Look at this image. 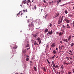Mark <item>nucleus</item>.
<instances>
[{
  "mask_svg": "<svg viewBox=\"0 0 74 74\" xmlns=\"http://www.w3.org/2000/svg\"><path fill=\"white\" fill-rule=\"evenodd\" d=\"M61 72L62 74H63V73H64V71H63V69L61 70Z\"/></svg>",
  "mask_w": 74,
  "mask_h": 74,
  "instance_id": "nucleus-19",
  "label": "nucleus"
},
{
  "mask_svg": "<svg viewBox=\"0 0 74 74\" xmlns=\"http://www.w3.org/2000/svg\"><path fill=\"white\" fill-rule=\"evenodd\" d=\"M48 32V29L47 28H46L45 30V33H47V32Z\"/></svg>",
  "mask_w": 74,
  "mask_h": 74,
  "instance_id": "nucleus-13",
  "label": "nucleus"
},
{
  "mask_svg": "<svg viewBox=\"0 0 74 74\" xmlns=\"http://www.w3.org/2000/svg\"><path fill=\"white\" fill-rule=\"evenodd\" d=\"M31 25H33V23H32V22L31 23Z\"/></svg>",
  "mask_w": 74,
  "mask_h": 74,
  "instance_id": "nucleus-44",
  "label": "nucleus"
},
{
  "mask_svg": "<svg viewBox=\"0 0 74 74\" xmlns=\"http://www.w3.org/2000/svg\"><path fill=\"white\" fill-rule=\"evenodd\" d=\"M52 63H53H53H54V62H53V61Z\"/></svg>",
  "mask_w": 74,
  "mask_h": 74,
  "instance_id": "nucleus-60",
  "label": "nucleus"
},
{
  "mask_svg": "<svg viewBox=\"0 0 74 74\" xmlns=\"http://www.w3.org/2000/svg\"><path fill=\"white\" fill-rule=\"evenodd\" d=\"M67 3H66V4H63V5H62V6H64V5H67Z\"/></svg>",
  "mask_w": 74,
  "mask_h": 74,
  "instance_id": "nucleus-43",
  "label": "nucleus"
},
{
  "mask_svg": "<svg viewBox=\"0 0 74 74\" xmlns=\"http://www.w3.org/2000/svg\"><path fill=\"white\" fill-rule=\"evenodd\" d=\"M53 53H54V54H55L56 53V51H55V50H54L53 51Z\"/></svg>",
  "mask_w": 74,
  "mask_h": 74,
  "instance_id": "nucleus-24",
  "label": "nucleus"
},
{
  "mask_svg": "<svg viewBox=\"0 0 74 74\" xmlns=\"http://www.w3.org/2000/svg\"><path fill=\"white\" fill-rule=\"evenodd\" d=\"M26 46L27 48L29 47V41H27Z\"/></svg>",
  "mask_w": 74,
  "mask_h": 74,
  "instance_id": "nucleus-4",
  "label": "nucleus"
},
{
  "mask_svg": "<svg viewBox=\"0 0 74 74\" xmlns=\"http://www.w3.org/2000/svg\"><path fill=\"white\" fill-rule=\"evenodd\" d=\"M32 35L33 37L35 38L36 40L38 41L39 44L41 43V39L40 38V37H38V38H36V37H37L38 35V33L37 32L36 34Z\"/></svg>",
  "mask_w": 74,
  "mask_h": 74,
  "instance_id": "nucleus-1",
  "label": "nucleus"
},
{
  "mask_svg": "<svg viewBox=\"0 0 74 74\" xmlns=\"http://www.w3.org/2000/svg\"><path fill=\"white\" fill-rule=\"evenodd\" d=\"M43 70L45 71H46V69H45V67H44L43 68Z\"/></svg>",
  "mask_w": 74,
  "mask_h": 74,
  "instance_id": "nucleus-31",
  "label": "nucleus"
},
{
  "mask_svg": "<svg viewBox=\"0 0 74 74\" xmlns=\"http://www.w3.org/2000/svg\"><path fill=\"white\" fill-rule=\"evenodd\" d=\"M60 14L59 13H56L55 14V17L56 18V17H58V16H59V15Z\"/></svg>",
  "mask_w": 74,
  "mask_h": 74,
  "instance_id": "nucleus-3",
  "label": "nucleus"
},
{
  "mask_svg": "<svg viewBox=\"0 0 74 74\" xmlns=\"http://www.w3.org/2000/svg\"><path fill=\"white\" fill-rule=\"evenodd\" d=\"M46 49H47V48H48V45H47L46 46Z\"/></svg>",
  "mask_w": 74,
  "mask_h": 74,
  "instance_id": "nucleus-54",
  "label": "nucleus"
},
{
  "mask_svg": "<svg viewBox=\"0 0 74 74\" xmlns=\"http://www.w3.org/2000/svg\"><path fill=\"white\" fill-rule=\"evenodd\" d=\"M60 43L61 44H62V41H60Z\"/></svg>",
  "mask_w": 74,
  "mask_h": 74,
  "instance_id": "nucleus-52",
  "label": "nucleus"
},
{
  "mask_svg": "<svg viewBox=\"0 0 74 74\" xmlns=\"http://www.w3.org/2000/svg\"><path fill=\"white\" fill-rule=\"evenodd\" d=\"M23 12H25V10H23Z\"/></svg>",
  "mask_w": 74,
  "mask_h": 74,
  "instance_id": "nucleus-55",
  "label": "nucleus"
},
{
  "mask_svg": "<svg viewBox=\"0 0 74 74\" xmlns=\"http://www.w3.org/2000/svg\"><path fill=\"white\" fill-rule=\"evenodd\" d=\"M71 72H68L69 74H71Z\"/></svg>",
  "mask_w": 74,
  "mask_h": 74,
  "instance_id": "nucleus-42",
  "label": "nucleus"
},
{
  "mask_svg": "<svg viewBox=\"0 0 74 74\" xmlns=\"http://www.w3.org/2000/svg\"><path fill=\"white\" fill-rule=\"evenodd\" d=\"M34 70H35V71H37V69H36V67H34Z\"/></svg>",
  "mask_w": 74,
  "mask_h": 74,
  "instance_id": "nucleus-18",
  "label": "nucleus"
},
{
  "mask_svg": "<svg viewBox=\"0 0 74 74\" xmlns=\"http://www.w3.org/2000/svg\"><path fill=\"white\" fill-rule=\"evenodd\" d=\"M34 10H36V9H37V8L36 5H34Z\"/></svg>",
  "mask_w": 74,
  "mask_h": 74,
  "instance_id": "nucleus-11",
  "label": "nucleus"
},
{
  "mask_svg": "<svg viewBox=\"0 0 74 74\" xmlns=\"http://www.w3.org/2000/svg\"><path fill=\"white\" fill-rule=\"evenodd\" d=\"M21 11H20V12L18 13V14H21Z\"/></svg>",
  "mask_w": 74,
  "mask_h": 74,
  "instance_id": "nucleus-49",
  "label": "nucleus"
},
{
  "mask_svg": "<svg viewBox=\"0 0 74 74\" xmlns=\"http://www.w3.org/2000/svg\"><path fill=\"white\" fill-rule=\"evenodd\" d=\"M64 20L65 21H66L67 22V23H69V20L67 19L66 18H65L64 19Z\"/></svg>",
  "mask_w": 74,
  "mask_h": 74,
  "instance_id": "nucleus-7",
  "label": "nucleus"
},
{
  "mask_svg": "<svg viewBox=\"0 0 74 74\" xmlns=\"http://www.w3.org/2000/svg\"><path fill=\"white\" fill-rule=\"evenodd\" d=\"M62 22L60 20H59L58 21V24H60V23H62Z\"/></svg>",
  "mask_w": 74,
  "mask_h": 74,
  "instance_id": "nucleus-10",
  "label": "nucleus"
},
{
  "mask_svg": "<svg viewBox=\"0 0 74 74\" xmlns=\"http://www.w3.org/2000/svg\"><path fill=\"white\" fill-rule=\"evenodd\" d=\"M64 64H66V61H64Z\"/></svg>",
  "mask_w": 74,
  "mask_h": 74,
  "instance_id": "nucleus-41",
  "label": "nucleus"
},
{
  "mask_svg": "<svg viewBox=\"0 0 74 74\" xmlns=\"http://www.w3.org/2000/svg\"><path fill=\"white\" fill-rule=\"evenodd\" d=\"M29 49H30V47L28 48L27 49V50H29Z\"/></svg>",
  "mask_w": 74,
  "mask_h": 74,
  "instance_id": "nucleus-46",
  "label": "nucleus"
},
{
  "mask_svg": "<svg viewBox=\"0 0 74 74\" xmlns=\"http://www.w3.org/2000/svg\"><path fill=\"white\" fill-rule=\"evenodd\" d=\"M55 46H56V44H55V43H53L52 44V45H51V47H55Z\"/></svg>",
  "mask_w": 74,
  "mask_h": 74,
  "instance_id": "nucleus-8",
  "label": "nucleus"
},
{
  "mask_svg": "<svg viewBox=\"0 0 74 74\" xmlns=\"http://www.w3.org/2000/svg\"><path fill=\"white\" fill-rule=\"evenodd\" d=\"M71 46H73L74 45V43H71Z\"/></svg>",
  "mask_w": 74,
  "mask_h": 74,
  "instance_id": "nucleus-29",
  "label": "nucleus"
},
{
  "mask_svg": "<svg viewBox=\"0 0 74 74\" xmlns=\"http://www.w3.org/2000/svg\"><path fill=\"white\" fill-rule=\"evenodd\" d=\"M47 62H48V63L49 64H50V62H49V61L48 60V59H47Z\"/></svg>",
  "mask_w": 74,
  "mask_h": 74,
  "instance_id": "nucleus-23",
  "label": "nucleus"
},
{
  "mask_svg": "<svg viewBox=\"0 0 74 74\" xmlns=\"http://www.w3.org/2000/svg\"><path fill=\"white\" fill-rule=\"evenodd\" d=\"M62 41H65V40H64L63 39H62Z\"/></svg>",
  "mask_w": 74,
  "mask_h": 74,
  "instance_id": "nucleus-50",
  "label": "nucleus"
},
{
  "mask_svg": "<svg viewBox=\"0 0 74 74\" xmlns=\"http://www.w3.org/2000/svg\"><path fill=\"white\" fill-rule=\"evenodd\" d=\"M71 35H70L68 37V41H70V40H71Z\"/></svg>",
  "mask_w": 74,
  "mask_h": 74,
  "instance_id": "nucleus-6",
  "label": "nucleus"
},
{
  "mask_svg": "<svg viewBox=\"0 0 74 74\" xmlns=\"http://www.w3.org/2000/svg\"><path fill=\"white\" fill-rule=\"evenodd\" d=\"M71 25H73V27H74V21H73V22L71 23Z\"/></svg>",
  "mask_w": 74,
  "mask_h": 74,
  "instance_id": "nucleus-22",
  "label": "nucleus"
},
{
  "mask_svg": "<svg viewBox=\"0 0 74 74\" xmlns=\"http://www.w3.org/2000/svg\"><path fill=\"white\" fill-rule=\"evenodd\" d=\"M64 67L63 65L61 66V69H64Z\"/></svg>",
  "mask_w": 74,
  "mask_h": 74,
  "instance_id": "nucleus-25",
  "label": "nucleus"
},
{
  "mask_svg": "<svg viewBox=\"0 0 74 74\" xmlns=\"http://www.w3.org/2000/svg\"><path fill=\"white\" fill-rule=\"evenodd\" d=\"M54 57L53 56V57H52V59H53L54 58Z\"/></svg>",
  "mask_w": 74,
  "mask_h": 74,
  "instance_id": "nucleus-57",
  "label": "nucleus"
},
{
  "mask_svg": "<svg viewBox=\"0 0 74 74\" xmlns=\"http://www.w3.org/2000/svg\"><path fill=\"white\" fill-rule=\"evenodd\" d=\"M65 41H66V42H68V40H67V39H66Z\"/></svg>",
  "mask_w": 74,
  "mask_h": 74,
  "instance_id": "nucleus-37",
  "label": "nucleus"
},
{
  "mask_svg": "<svg viewBox=\"0 0 74 74\" xmlns=\"http://www.w3.org/2000/svg\"><path fill=\"white\" fill-rule=\"evenodd\" d=\"M58 67H59V66L58 65H56L55 66L56 68H58Z\"/></svg>",
  "mask_w": 74,
  "mask_h": 74,
  "instance_id": "nucleus-35",
  "label": "nucleus"
},
{
  "mask_svg": "<svg viewBox=\"0 0 74 74\" xmlns=\"http://www.w3.org/2000/svg\"><path fill=\"white\" fill-rule=\"evenodd\" d=\"M23 15V13H21V15Z\"/></svg>",
  "mask_w": 74,
  "mask_h": 74,
  "instance_id": "nucleus-56",
  "label": "nucleus"
},
{
  "mask_svg": "<svg viewBox=\"0 0 74 74\" xmlns=\"http://www.w3.org/2000/svg\"><path fill=\"white\" fill-rule=\"evenodd\" d=\"M56 50H58V48H56Z\"/></svg>",
  "mask_w": 74,
  "mask_h": 74,
  "instance_id": "nucleus-63",
  "label": "nucleus"
},
{
  "mask_svg": "<svg viewBox=\"0 0 74 74\" xmlns=\"http://www.w3.org/2000/svg\"><path fill=\"white\" fill-rule=\"evenodd\" d=\"M66 59H67L68 60H69V59H70V57L68 58V57H66Z\"/></svg>",
  "mask_w": 74,
  "mask_h": 74,
  "instance_id": "nucleus-40",
  "label": "nucleus"
},
{
  "mask_svg": "<svg viewBox=\"0 0 74 74\" xmlns=\"http://www.w3.org/2000/svg\"><path fill=\"white\" fill-rule=\"evenodd\" d=\"M69 16H70V17H72V16H73V15H72L71 14L69 15Z\"/></svg>",
  "mask_w": 74,
  "mask_h": 74,
  "instance_id": "nucleus-39",
  "label": "nucleus"
},
{
  "mask_svg": "<svg viewBox=\"0 0 74 74\" xmlns=\"http://www.w3.org/2000/svg\"><path fill=\"white\" fill-rule=\"evenodd\" d=\"M64 12L66 14H67V10H65V11H64Z\"/></svg>",
  "mask_w": 74,
  "mask_h": 74,
  "instance_id": "nucleus-32",
  "label": "nucleus"
},
{
  "mask_svg": "<svg viewBox=\"0 0 74 74\" xmlns=\"http://www.w3.org/2000/svg\"><path fill=\"white\" fill-rule=\"evenodd\" d=\"M19 14H18H18H17V15H19Z\"/></svg>",
  "mask_w": 74,
  "mask_h": 74,
  "instance_id": "nucleus-62",
  "label": "nucleus"
},
{
  "mask_svg": "<svg viewBox=\"0 0 74 74\" xmlns=\"http://www.w3.org/2000/svg\"><path fill=\"white\" fill-rule=\"evenodd\" d=\"M53 57H54L55 58V57H56V56H53Z\"/></svg>",
  "mask_w": 74,
  "mask_h": 74,
  "instance_id": "nucleus-61",
  "label": "nucleus"
},
{
  "mask_svg": "<svg viewBox=\"0 0 74 74\" xmlns=\"http://www.w3.org/2000/svg\"><path fill=\"white\" fill-rule=\"evenodd\" d=\"M22 3L24 4H26V0L24 1H22Z\"/></svg>",
  "mask_w": 74,
  "mask_h": 74,
  "instance_id": "nucleus-12",
  "label": "nucleus"
},
{
  "mask_svg": "<svg viewBox=\"0 0 74 74\" xmlns=\"http://www.w3.org/2000/svg\"><path fill=\"white\" fill-rule=\"evenodd\" d=\"M63 33L62 32H60L59 33V36L61 37L62 35H63Z\"/></svg>",
  "mask_w": 74,
  "mask_h": 74,
  "instance_id": "nucleus-5",
  "label": "nucleus"
},
{
  "mask_svg": "<svg viewBox=\"0 0 74 74\" xmlns=\"http://www.w3.org/2000/svg\"><path fill=\"white\" fill-rule=\"evenodd\" d=\"M42 10H43V9H41V12H42Z\"/></svg>",
  "mask_w": 74,
  "mask_h": 74,
  "instance_id": "nucleus-59",
  "label": "nucleus"
},
{
  "mask_svg": "<svg viewBox=\"0 0 74 74\" xmlns=\"http://www.w3.org/2000/svg\"><path fill=\"white\" fill-rule=\"evenodd\" d=\"M26 52V51H25V50H23V53H25Z\"/></svg>",
  "mask_w": 74,
  "mask_h": 74,
  "instance_id": "nucleus-15",
  "label": "nucleus"
},
{
  "mask_svg": "<svg viewBox=\"0 0 74 74\" xmlns=\"http://www.w3.org/2000/svg\"><path fill=\"white\" fill-rule=\"evenodd\" d=\"M66 26H67V29H70V28H71V27H70L69 26V25L67 24L66 25Z\"/></svg>",
  "mask_w": 74,
  "mask_h": 74,
  "instance_id": "nucleus-9",
  "label": "nucleus"
},
{
  "mask_svg": "<svg viewBox=\"0 0 74 74\" xmlns=\"http://www.w3.org/2000/svg\"><path fill=\"white\" fill-rule=\"evenodd\" d=\"M37 42H36V41H35V42H34V45H36V44H37Z\"/></svg>",
  "mask_w": 74,
  "mask_h": 74,
  "instance_id": "nucleus-27",
  "label": "nucleus"
},
{
  "mask_svg": "<svg viewBox=\"0 0 74 74\" xmlns=\"http://www.w3.org/2000/svg\"><path fill=\"white\" fill-rule=\"evenodd\" d=\"M53 1L49 2V4L50 5L53 4Z\"/></svg>",
  "mask_w": 74,
  "mask_h": 74,
  "instance_id": "nucleus-14",
  "label": "nucleus"
},
{
  "mask_svg": "<svg viewBox=\"0 0 74 74\" xmlns=\"http://www.w3.org/2000/svg\"><path fill=\"white\" fill-rule=\"evenodd\" d=\"M55 73H56V71H55Z\"/></svg>",
  "mask_w": 74,
  "mask_h": 74,
  "instance_id": "nucleus-64",
  "label": "nucleus"
},
{
  "mask_svg": "<svg viewBox=\"0 0 74 74\" xmlns=\"http://www.w3.org/2000/svg\"><path fill=\"white\" fill-rule=\"evenodd\" d=\"M17 47H13V49H16V48H17Z\"/></svg>",
  "mask_w": 74,
  "mask_h": 74,
  "instance_id": "nucleus-16",
  "label": "nucleus"
},
{
  "mask_svg": "<svg viewBox=\"0 0 74 74\" xmlns=\"http://www.w3.org/2000/svg\"><path fill=\"white\" fill-rule=\"evenodd\" d=\"M58 1L60 3H62V0H58Z\"/></svg>",
  "mask_w": 74,
  "mask_h": 74,
  "instance_id": "nucleus-20",
  "label": "nucleus"
},
{
  "mask_svg": "<svg viewBox=\"0 0 74 74\" xmlns=\"http://www.w3.org/2000/svg\"><path fill=\"white\" fill-rule=\"evenodd\" d=\"M56 34H58V35H59V32H57L56 33Z\"/></svg>",
  "mask_w": 74,
  "mask_h": 74,
  "instance_id": "nucleus-33",
  "label": "nucleus"
},
{
  "mask_svg": "<svg viewBox=\"0 0 74 74\" xmlns=\"http://www.w3.org/2000/svg\"><path fill=\"white\" fill-rule=\"evenodd\" d=\"M53 67H55V63H53Z\"/></svg>",
  "mask_w": 74,
  "mask_h": 74,
  "instance_id": "nucleus-34",
  "label": "nucleus"
},
{
  "mask_svg": "<svg viewBox=\"0 0 74 74\" xmlns=\"http://www.w3.org/2000/svg\"><path fill=\"white\" fill-rule=\"evenodd\" d=\"M69 52H71V53H73V51H72L70 50H69Z\"/></svg>",
  "mask_w": 74,
  "mask_h": 74,
  "instance_id": "nucleus-26",
  "label": "nucleus"
},
{
  "mask_svg": "<svg viewBox=\"0 0 74 74\" xmlns=\"http://www.w3.org/2000/svg\"><path fill=\"white\" fill-rule=\"evenodd\" d=\"M62 22V21H63V18H61V20H60Z\"/></svg>",
  "mask_w": 74,
  "mask_h": 74,
  "instance_id": "nucleus-36",
  "label": "nucleus"
},
{
  "mask_svg": "<svg viewBox=\"0 0 74 74\" xmlns=\"http://www.w3.org/2000/svg\"><path fill=\"white\" fill-rule=\"evenodd\" d=\"M30 63H33V61H30Z\"/></svg>",
  "mask_w": 74,
  "mask_h": 74,
  "instance_id": "nucleus-47",
  "label": "nucleus"
},
{
  "mask_svg": "<svg viewBox=\"0 0 74 74\" xmlns=\"http://www.w3.org/2000/svg\"><path fill=\"white\" fill-rule=\"evenodd\" d=\"M73 73H74V69L73 70Z\"/></svg>",
  "mask_w": 74,
  "mask_h": 74,
  "instance_id": "nucleus-53",
  "label": "nucleus"
},
{
  "mask_svg": "<svg viewBox=\"0 0 74 74\" xmlns=\"http://www.w3.org/2000/svg\"><path fill=\"white\" fill-rule=\"evenodd\" d=\"M52 25L51 24V23H50V25H49V26L50 27H52Z\"/></svg>",
  "mask_w": 74,
  "mask_h": 74,
  "instance_id": "nucleus-28",
  "label": "nucleus"
},
{
  "mask_svg": "<svg viewBox=\"0 0 74 74\" xmlns=\"http://www.w3.org/2000/svg\"><path fill=\"white\" fill-rule=\"evenodd\" d=\"M28 3H30V0H28Z\"/></svg>",
  "mask_w": 74,
  "mask_h": 74,
  "instance_id": "nucleus-38",
  "label": "nucleus"
},
{
  "mask_svg": "<svg viewBox=\"0 0 74 74\" xmlns=\"http://www.w3.org/2000/svg\"><path fill=\"white\" fill-rule=\"evenodd\" d=\"M43 1H44V3H46V1H45V0H44Z\"/></svg>",
  "mask_w": 74,
  "mask_h": 74,
  "instance_id": "nucleus-48",
  "label": "nucleus"
},
{
  "mask_svg": "<svg viewBox=\"0 0 74 74\" xmlns=\"http://www.w3.org/2000/svg\"><path fill=\"white\" fill-rule=\"evenodd\" d=\"M70 55H73V54L72 53H71V54H70Z\"/></svg>",
  "mask_w": 74,
  "mask_h": 74,
  "instance_id": "nucleus-58",
  "label": "nucleus"
},
{
  "mask_svg": "<svg viewBox=\"0 0 74 74\" xmlns=\"http://www.w3.org/2000/svg\"><path fill=\"white\" fill-rule=\"evenodd\" d=\"M57 4H58V5H59V0L57 1Z\"/></svg>",
  "mask_w": 74,
  "mask_h": 74,
  "instance_id": "nucleus-21",
  "label": "nucleus"
},
{
  "mask_svg": "<svg viewBox=\"0 0 74 74\" xmlns=\"http://www.w3.org/2000/svg\"><path fill=\"white\" fill-rule=\"evenodd\" d=\"M26 58H29V56H26Z\"/></svg>",
  "mask_w": 74,
  "mask_h": 74,
  "instance_id": "nucleus-45",
  "label": "nucleus"
},
{
  "mask_svg": "<svg viewBox=\"0 0 74 74\" xmlns=\"http://www.w3.org/2000/svg\"><path fill=\"white\" fill-rule=\"evenodd\" d=\"M29 58H27L25 60H26V61H29Z\"/></svg>",
  "mask_w": 74,
  "mask_h": 74,
  "instance_id": "nucleus-17",
  "label": "nucleus"
},
{
  "mask_svg": "<svg viewBox=\"0 0 74 74\" xmlns=\"http://www.w3.org/2000/svg\"><path fill=\"white\" fill-rule=\"evenodd\" d=\"M62 26L63 28H64V29H66V27H65V26H64V25H62Z\"/></svg>",
  "mask_w": 74,
  "mask_h": 74,
  "instance_id": "nucleus-30",
  "label": "nucleus"
},
{
  "mask_svg": "<svg viewBox=\"0 0 74 74\" xmlns=\"http://www.w3.org/2000/svg\"><path fill=\"white\" fill-rule=\"evenodd\" d=\"M52 33H53V32H52V31L51 30L50 31L48 32L47 33V35H48V36H51V35L52 34Z\"/></svg>",
  "mask_w": 74,
  "mask_h": 74,
  "instance_id": "nucleus-2",
  "label": "nucleus"
},
{
  "mask_svg": "<svg viewBox=\"0 0 74 74\" xmlns=\"http://www.w3.org/2000/svg\"><path fill=\"white\" fill-rule=\"evenodd\" d=\"M63 45H62L61 46V49H62V48H63Z\"/></svg>",
  "mask_w": 74,
  "mask_h": 74,
  "instance_id": "nucleus-51",
  "label": "nucleus"
}]
</instances>
